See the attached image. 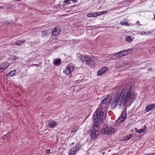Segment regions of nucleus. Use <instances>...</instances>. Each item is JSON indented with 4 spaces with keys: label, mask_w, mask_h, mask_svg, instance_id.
I'll return each instance as SVG.
<instances>
[{
    "label": "nucleus",
    "mask_w": 155,
    "mask_h": 155,
    "mask_svg": "<svg viewBox=\"0 0 155 155\" xmlns=\"http://www.w3.org/2000/svg\"><path fill=\"white\" fill-rule=\"evenodd\" d=\"M71 69L69 68H67L64 71V72L66 74H68L70 73L71 72Z\"/></svg>",
    "instance_id": "nucleus-23"
},
{
    "label": "nucleus",
    "mask_w": 155,
    "mask_h": 155,
    "mask_svg": "<svg viewBox=\"0 0 155 155\" xmlns=\"http://www.w3.org/2000/svg\"><path fill=\"white\" fill-rule=\"evenodd\" d=\"M135 130L136 132L138 133V131H139V130H137V128H136L135 129Z\"/></svg>",
    "instance_id": "nucleus-37"
},
{
    "label": "nucleus",
    "mask_w": 155,
    "mask_h": 155,
    "mask_svg": "<svg viewBox=\"0 0 155 155\" xmlns=\"http://www.w3.org/2000/svg\"><path fill=\"white\" fill-rule=\"evenodd\" d=\"M12 58L14 60H15L16 59H18L19 58L18 57H17L16 56H14Z\"/></svg>",
    "instance_id": "nucleus-33"
},
{
    "label": "nucleus",
    "mask_w": 155,
    "mask_h": 155,
    "mask_svg": "<svg viewBox=\"0 0 155 155\" xmlns=\"http://www.w3.org/2000/svg\"><path fill=\"white\" fill-rule=\"evenodd\" d=\"M51 32L52 31L49 30L43 31L42 32L41 36L42 37L47 36L49 34H51Z\"/></svg>",
    "instance_id": "nucleus-10"
},
{
    "label": "nucleus",
    "mask_w": 155,
    "mask_h": 155,
    "mask_svg": "<svg viewBox=\"0 0 155 155\" xmlns=\"http://www.w3.org/2000/svg\"><path fill=\"white\" fill-rule=\"evenodd\" d=\"M108 69V68H107L106 67H104L101 69V70L102 72L104 73L106 71H107Z\"/></svg>",
    "instance_id": "nucleus-28"
},
{
    "label": "nucleus",
    "mask_w": 155,
    "mask_h": 155,
    "mask_svg": "<svg viewBox=\"0 0 155 155\" xmlns=\"http://www.w3.org/2000/svg\"><path fill=\"white\" fill-rule=\"evenodd\" d=\"M110 101V99L109 97H107L105 98L100 103V105L104 107L106 106Z\"/></svg>",
    "instance_id": "nucleus-6"
},
{
    "label": "nucleus",
    "mask_w": 155,
    "mask_h": 155,
    "mask_svg": "<svg viewBox=\"0 0 155 155\" xmlns=\"http://www.w3.org/2000/svg\"><path fill=\"white\" fill-rule=\"evenodd\" d=\"M61 63V61L60 59L55 60L54 61L53 64L54 65H59Z\"/></svg>",
    "instance_id": "nucleus-16"
},
{
    "label": "nucleus",
    "mask_w": 155,
    "mask_h": 155,
    "mask_svg": "<svg viewBox=\"0 0 155 155\" xmlns=\"http://www.w3.org/2000/svg\"><path fill=\"white\" fill-rule=\"evenodd\" d=\"M3 9V8L2 6H0V9Z\"/></svg>",
    "instance_id": "nucleus-40"
},
{
    "label": "nucleus",
    "mask_w": 155,
    "mask_h": 155,
    "mask_svg": "<svg viewBox=\"0 0 155 155\" xmlns=\"http://www.w3.org/2000/svg\"><path fill=\"white\" fill-rule=\"evenodd\" d=\"M94 62L92 58L89 57L88 59L87 62L86 64L90 66H94Z\"/></svg>",
    "instance_id": "nucleus-9"
},
{
    "label": "nucleus",
    "mask_w": 155,
    "mask_h": 155,
    "mask_svg": "<svg viewBox=\"0 0 155 155\" xmlns=\"http://www.w3.org/2000/svg\"><path fill=\"white\" fill-rule=\"evenodd\" d=\"M122 52H123V56L126 55L129 52V50H124L121 51Z\"/></svg>",
    "instance_id": "nucleus-27"
},
{
    "label": "nucleus",
    "mask_w": 155,
    "mask_h": 155,
    "mask_svg": "<svg viewBox=\"0 0 155 155\" xmlns=\"http://www.w3.org/2000/svg\"><path fill=\"white\" fill-rule=\"evenodd\" d=\"M73 143H72V145L73 144Z\"/></svg>",
    "instance_id": "nucleus-47"
},
{
    "label": "nucleus",
    "mask_w": 155,
    "mask_h": 155,
    "mask_svg": "<svg viewBox=\"0 0 155 155\" xmlns=\"http://www.w3.org/2000/svg\"><path fill=\"white\" fill-rule=\"evenodd\" d=\"M104 112L102 111L100 112L97 110L94 113L93 119L94 121L93 124L92 130L91 134V138L92 140L96 138L98 135V132L95 128L99 127V122L102 121L103 119V114Z\"/></svg>",
    "instance_id": "nucleus-2"
},
{
    "label": "nucleus",
    "mask_w": 155,
    "mask_h": 155,
    "mask_svg": "<svg viewBox=\"0 0 155 155\" xmlns=\"http://www.w3.org/2000/svg\"><path fill=\"white\" fill-rule=\"evenodd\" d=\"M107 11H104L102 12H100L96 13V16H99L103 14H106L107 13Z\"/></svg>",
    "instance_id": "nucleus-19"
},
{
    "label": "nucleus",
    "mask_w": 155,
    "mask_h": 155,
    "mask_svg": "<svg viewBox=\"0 0 155 155\" xmlns=\"http://www.w3.org/2000/svg\"><path fill=\"white\" fill-rule=\"evenodd\" d=\"M144 127L145 128V129H141L139 130L138 133H141L144 132L145 131V129L146 128V126H144Z\"/></svg>",
    "instance_id": "nucleus-29"
},
{
    "label": "nucleus",
    "mask_w": 155,
    "mask_h": 155,
    "mask_svg": "<svg viewBox=\"0 0 155 155\" xmlns=\"http://www.w3.org/2000/svg\"><path fill=\"white\" fill-rule=\"evenodd\" d=\"M50 150H47L46 151L45 153L46 154H47L49 153L50 152Z\"/></svg>",
    "instance_id": "nucleus-34"
},
{
    "label": "nucleus",
    "mask_w": 155,
    "mask_h": 155,
    "mask_svg": "<svg viewBox=\"0 0 155 155\" xmlns=\"http://www.w3.org/2000/svg\"><path fill=\"white\" fill-rule=\"evenodd\" d=\"M154 108V107L153 104L149 105L146 107L145 108V111L147 112H149L150 110H152Z\"/></svg>",
    "instance_id": "nucleus-13"
},
{
    "label": "nucleus",
    "mask_w": 155,
    "mask_h": 155,
    "mask_svg": "<svg viewBox=\"0 0 155 155\" xmlns=\"http://www.w3.org/2000/svg\"><path fill=\"white\" fill-rule=\"evenodd\" d=\"M81 74H78L76 75L75 77V78H76V79H78V77H80V79H78L77 81H76L75 82L77 84L78 83H80L82 81V80L83 79V78L81 77Z\"/></svg>",
    "instance_id": "nucleus-12"
},
{
    "label": "nucleus",
    "mask_w": 155,
    "mask_h": 155,
    "mask_svg": "<svg viewBox=\"0 0 155 155\" xmlns=\"http://www.w3.org/2000/svg\"><path fill=\"white\" fill-rule=\"evenodd\" d=\"M131 88V84H128L124 87L121 92L120 90H117L112 101L111 107L114 108L118 105L121 106L123 104L124 106L128 102H132L133 100L134 101L135 95L130 92Z\"/></svg>",
    "instance_id": "nucleus-1"
},
{
    "label": "nucleus",
    "mask_w": 155,
    "mask_h": 155,
    "mask_svg": "<svg viewBox=\"0 0 155 155\" xmlns=\"http://www.w3.org/2000/svg\"><path fill=\"white\" fill-rule=\"evenodd\" d=\"M25 41V40H18L16 41L15 44L17 45L20 46L22 45Z\"/></svg>",
    "instance_id": "nucleus-15"
},
{
    "label": "nucleus",
    "mask_w": 155,
    "mask_h": 155,
    "mask_svg": "<svg viewBox=\"0 0 155 155\" xmlns=\"http://www.w3.org/2000/svg\"><path fill=\"white\" fill-rule=\"evenodd\" d=\"M70 0H65L64 2H63V3H66L68 4H70Z\"/></svg>",
    "instance_id": "nucleus-31"
},
{
    "label": "nucleus",
    "mask_w": 155,
    "mask_h": 155,
    "mask_svg": "<svg viewBox=\"0 0 155 155\" xmlns=\"http://www.w3.org/2000/svg\"><path fill=\"white\" fill-rule=\"evenodd\" d=\"M133 136V135L132 134L129 135L126 137H124L123 138V140L124 141H127L132 138Z\"/></svg>",
    "instance_id": "nucleus-17"
},
{
    "label": "nucleus",
    "mask_w": 155,
    "mask_h": 155,
    "mask_svg": "<svg viewBox=\"0 0 155 155\" xmlns=\"http://www.w3.org/2000/svg\"><path fill=\"white\" fill-rule=\"evenodd\" d=\"M60 32V30L59 28H55L52 31V35L55 36L59 34Z\"/></svg>",
    "instance_id": "nucleus-11"
},
{
    "label": "nucleus",
    "mask_w": 155,
    "mask_h": 155,
    "mask_svg": "<svg viewBox=\"0 0 155 155\" xmlns=\"http://www.w3.org/2000/svg\"><path fill=\"white\" fill-rule=\"evenodd\" d=\"M129 1L130 2H132V0H129Z\"/></svg>",
    "instance_id": "nucleus-44"
},
{
    "label": "nucleus",
    "mask_w": 155,
    "mask_h": 155,
    "mask_svg": "<svg viewBox=\"0 0 155 155\" xmlns=\"http://www.w3.org/2000/svg\"><path fill=\"white\" fill-rule=\"evenodd\" d=\"M147 155H155V153H149L148 154H147Z\"/></svg>",
    "instance_id": "nucleus-39"
},
{
    "label": "nucleus",
    "mask_w": 155,
    "mask_h": 155,
    "mask_svg": "<svg viewBox=\"0 0 155 155\" xmlns=\"http://www.w3.org/2000/svg\"><path fill=\"white\" fill-rule=\"evenodd\" d=\"M72 1L74 2V3H76L77 2V0H71Z\"/></svg>",
    "instance_id": "nucleus-36"
},
{
    "label": "nucleus",
    "mask_w": 155,
    "mask_h": 155,
    "mask_svg": "<svg viewBox=\"0 0 155 155\" xmlns=\"http://www.w3.org/2000/svg\"><path fill=\"white\" fill-rule=\"evenodd\" d=\"M125 39L126 41L128 42L132 41H133V39L130 36L127 37Z\"/></svg>",
    "instance_id": "nucleus-24"
},
{
    "label": "nucleus",
    "mask_w": 155,
    "mask_h": 155,
    "mask_svg": "<svg viewBox=\"0 0 155 155\" xmlns=\"http://www.w3.org/2000/svg\"><path fill=\"white\" fill-rule=\"evenodd\" d=\"M78 129L79 127H78L77 126H74V128L71 130V133H73L74 132H75L78 130Z\"/></svg>",
    "instance_id": "nucleus-22"
},
{
    "label": "nucleus",
    "mask_w": 155,
    "mask_h": 155,
    "mask_svg": "<svg viewBox=\"0 0 155 155\" xmlns=\"http://www.w3.org/2000/svg\"><path fill=\"white\" fill-rule=\"evenodd\" d=\"M150 50L152 51L153 52L155 51V46L153 47H150Z\"/></svg>",
    "instance_id": "nucleus-32"
},
{
    "label": "nucleus",
    "mask_w": 155,
    "mask_h": 155,
    "mask_svg": "<svg viewBox=\"0 0 155 155\" xmlns=\"http://www.w3.org/2000/svg\"><path fill=\"white\" fill-rule=\"evenodd\" d=\"M139 22V21H137V23H138V22Z\"/></svg>",
    "instance_id": "nucleus-46"
},
{
    "label": "nucleus",
    "mask_w": 155,
    "mask_h": 155,
    "mask_svg": "<svg viewBox=\"0 0 155 155\" xmlns=\"http://www.w3.org/2000/svg\"><path fill=\"white\" fill-rule=\"evenodd\" d=\"M16 71H12L9 74V75L10 76H13L16 74Z\"/></svg>",
    "instance_id": "nucleus-26"
},
{
    "label": "nucleus",
    "mask_w": 155,
    "mask_h": 155,
    "mask_svg": "<svg viewBox=\"0 0 155 155\" xmlns=\"http://www.w3.org/2000/svg\"><path fill=\"white\" fill-rule=\"evenodd\" d=\"M88 56L83 54H80L78 57L82 61H85L86 62V64H87V62L89 58Z\"/></svg>",
    "instance_id": "nucleus-7"
},
{
    "label": "nucleus",
    "mask_w": 155,
    "mask_h": 155,
    "mask_svg": "<svg viewBox=\"0 0 155 155\" xmlns=\"http://www.w3.org/2000/svg\"><path fill=\"white\" fill-rule=\"evenodd\" d=\"M22 0H15L14 1V2H20Z\"/></svg>",
    "instance_id": "nucleus-38"
},
{
    "label": "nucleus",
    "mask_w": 155,
    "mask_h": 155,
    "mask_svg": "<svg viewBox=\"0 0 155 155\" xmlns=\"http://www.w3.org/2000/svg\"><path fill=\"white\" fill-rule=\"evenodd\" d=\"M58 124L57 122L53 121V120H51L48 122V126L49 128H53L57 126Z\"/></svg>",
    "instance_id": "nucleus-8"
},
{
    "label": "nucleus",
    "mask_w": 155,
    "mask_h": 155,
    "mask_svg": "<svg viewBox=\"0 0 155 155\" xmlns=\"http://www.w3.org/2000/svg\"><path fill=\"white\" fill-rule=\"evenodd\" d=\"M103 73H104L102 72V71L101 70H100L98 71L97 72V75H98V76L101 75Z\"/></svg>",
    "instance_id": "nucleus-30"
},
{
    "label": "nucleus",
    "mask_w": 155,
    "mask_h": 155,
    "mask_svg": "<svg viewBox=\"0 0 155 155\" xmlns=\"http://www.w3.org/2000/svg\"><path fill=\"white\" fill-rule=\"evenodd\" d=\"M10 64L8 62H4L0 64V73L2 72L9 66Z\"/></svg>",
    "instance_id": "nucleus-5"
},
{
    "label": "nucleus",
    "mask_w": 155,
    "mask_h": 155,
    "mask_svg": "<svg viewBox=\"0 0 155 155\" xmlns=\"http://www.w3.org/2000/svg\"><path fill=\"white\" fill-rule=\"evenodd\" d=\"M115 131V129L111 127H106L103 128L101 131L102 134L107 135L114 133Z\"/></svg>",
    "instance_id": "nucleus-3"
},
{
    "label": "nucleus",
    "mask_w": 155,
    "mask_h": 155,
    "mask_svg": "<svg viewBox=\"0 0 155 155\" xmlns=\"http://www.w3.org/2000/svg\"><path fill=\"white\" fill-rule=\"evenodd\" d=\"M123 52L121 51L117 53H115L113 54V57L116 56L118 58H120L123 56Z\"/></svg>",
    "instance_id": "nucleus-14"
},
{
    "label": "nucleus",
    "mask_w": 155,
    "mask_h": 155,
    "mask_svg": "<svg viewBox=\"0 0 155 155\" xmlns=\"http://www.w3.org/2000/svg\"><path fill=\"white\" fill-rule=\"evenodd\" d=\"M120 24L122 25L128 26H129L130 25L128 23L127 21H121L120 23Z\"/></svg>",
    "instance_id": "nucleus-25"
},
{
    "label": "nucleus",
    "mask_w": 155,
    "mask_h": 155,
    "mask_svg": "<svg viewBox=\"0 0 155 155\" xmlns=\"http://www.w3.org/2000/svg\"><path fill=\"white\" fill-rule=\"evenodd\" d=\"M153 19H155V15H154V18Z\"/></svg>",
    "instance_id": "nucleus-43"
},
{
    "label": "nucleus",
    "mask_w": 155,
    "mask_h": 155,
    "mask_svg": "<svg viewBox=\"0 0 155 155\" xmlns=\"http://www.w3.org/2000/svg\"><path fill=\"white\" fill-rule=\"evenodd\" d=\"M139 22V21H137V23H138V22Z\"/></svg>",
    "instance_id": "nucleus-45"
},
{
    "label": "nucleus",
    "mask_w": 155,
    "mask_h": 155,
    "mask_svg": "<svg viewBox=\"0 0 155 155\" xmlns=\"http://www.w3.org/2000/svg\"><path fill=\"white\" fill-rule=\"evenodd\" d=\"M153 107L154 108L155 107V103L153 104Z\"/></svg>",
    "instance_id": "nucleus-42"
},
{
    "label": "nucleus",
    "mask_w": 155,
    "mask_h": 155,
    "mask_svg": "<svg viewBox=\"0 0 155 155\" xmlns=\"http://www.w3.org/2000/svg\"><path fill=\"white\" fill-rule=\"evenodd\" d=\"M127 116L126 111L124 110L122 111V112L120 115V117H121L124 120L125 118Z\"/></svg>",
    "instance_id": "nucleus-18"
},
{
    "label": "nucleus",
    "mask_w": 155,
    "mask_h": 155,
    "mask_svg": "<svg viewBox=\"0 0 155 155\" xmlns=\"http://www.w3.org/2000/svg\"><path fill=\"white\" fill-rule=\"evenodd\" d=\"M139 25H141L140 24H139Z\"/></svg>",
    "instance_id": "nucleus-48"
},
{
    "label": "nucleus",
    "mask_w": 155,
    "mask_h": 155,
    "mask_svg": "<svg viewBox=\"0 0 155 155\" xmlns=\"http://www.w3.org/2000/svg\"><path fill=\"white\" fill-rule=\"evenodd\" d=\"M7 24H8L12 25V24H14V22L12 21L10 22H7Z\"/></svg>",
    "instance_id": "nucleus-35"
},
{
    "label": "nucleus",
    "mask_w": 155,
    "mask_h": 155,
    "mask_svg": "<svg viewBox=\"0 0 155 155\" xmlns=\"http://www.w3.org/2000/svg\"><path fill=\"white\" fill-rule=\"evenodd\" d=\"M119 64L120 65V67H124L126 66V64L125 63V62L124 61H121L119 63Z\"/></svg>",
    "instance_id": "nucleus-20"
},
{
    "label": "nucleus",
    "mask_w": 155,
    "mask_h": 155,
    "mask_svg": "<svg viewBox=\"0 0 155 155\" xmlns=\"http://www.w3.org/2000/svg\"><path fill=\"white\" fill-rule=\"evenodd\" d=\"M81 147V146L80 145V143L79 142L77 143L70 150L69 155H75L77 153L78 151L79 150Z\"/></svg>",
    "instance_id": "nucleus-4"
},
{
    "label": "nucleus",
    "mask_w": 155,
    "mask_h": 155,
    "mask_svg": "<svg viewBox=\"0 0 155 155\" xmlns=\"http://www.w3.org/2000/svg\"><path fill=\"white\" fill-rule=\"evenodd\" d=\"M87 17H96L97 16H96V13L92 12L88 13L87 15Z\"/></svg>",
    "instance_id": "nucleus-21"
},
{
    "label": "nucleus",
    "mask_w": 155,
    "mask_h": 155,
    "mask_svg": "<svg viewBox=\"0 0 155 155\" xmlns=\"http://www.w3.org/2000/svg\"><path fill=\"white\" fill-rule=\"evenodd\" d=\"M112 155H119L117 154V153H114V154H113Z\"/></svg>",
    "instance_id": "nucleus-41"
}]
</instances>
